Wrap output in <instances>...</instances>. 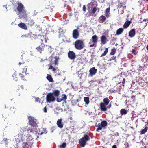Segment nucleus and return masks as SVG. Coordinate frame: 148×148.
Returning a JSON list of instances; mask_svg holds the SVG:
<instances>
[{
    "instance_id": "obj_29",
    "label": "nucleus",
    "mask_w": 148,
    "mask_h": 148,
    "mask_svg": "<svg viewBox=\"0 0 148 148\" xmlns=\"http://www.w3.org/2000/svg\"><path fill=\"white\" fill-rule=\"evenodd\" d=\"M120 112L122 115H125L127 113L126 110L124 109H122L120 110Z\"/></svg>"
},
{
    "instance_id": "obj_21",
    "label": "nucleus",
    "mask_w": 148,
    "mask_h": 148,
    "mask_svg": "<svg viewBox=\"0 0 148 148\" xmlns=\"http://www.w3.org/2000/svg\"><path fill=\"white\" fill-rule=\"evenodd\" d=\"M106 18L105 16L102 15L99 17V21L100 23H102L105 21Z\"/></svg>"
},
{
    "instance_id": "obj_3",
    "label": "nucleus",
    "mask_w": 148,
    "mask_h": 148,
    "mask_svg": "<svg viewBox=\"0 0 148 148\" xmlns=\"http://www.w3.org/2000/svg\"><path fill=\"white\" fill-rule=\"evenodd\" d=\"M23 140L18 141V142H16V148H31V146L29 145L28 142L30 140L27 138L26 140L27 142H23Z\"/></svg>"
},
{
    "instance_id": "obj_4",
    "label": "nucleus",
    "mask_w": 148,
    "mask_h": 148,
    "mask_svg": "<svg viewBox=\"0 0 148 148\" xmlns=\"http://www.w3.org/2000/svg\"><path fill=\"white\" fill-rule=\"evenodd\" d=\"M28 119L29 120V124L32 127H36L38 123V121L34 117L32 116H28Z\"/></svg>"
},
{
    "instance_id": "obj_31",
    "label": "nucleus",
    "mask_w": 148,
    "mask_h": 148,
    "mask_svg": "<svg viewBox=\"0 0 148 148\" xmlns=\"http://www.w3.org/2000/svg\"><path fill=\"white\" fill-rule=\"evenodd\" d=\"M108 51V48H107L105 49L103 53L101 55L100 57H102L103 56H106Z\"/></svg>"
},
{
    "instance_id": "obj_63",
    "label": "nucleus",
    "mask_w": 148,
    "mask_h": 148,
    "mask_svg": "<svg viewBox=\"0 0 148 148\" xmlns=\"http://www.w3.org/2000/svg\"><path fill=\"white\" fill-rule=\"evenodd\" d=\"M117 133V135H119L118 134V133Z\"/></svg>"
},
{
    "instance_id": "obj_34",
    "label": "nucleus",
    "mask_w": 148,
    "mask_h": 148,
    "mask_svg": "<svg viewBox=\"0 0 148 148\" xmlns=\"http://www.w3.org/2000/svg\"><path fill=\"white\" fill-rule=\"evenodd\" d=\"M116 51V49L115 48H113L111 50V52L110 53V54L112 55H114Z\"/></svg>"
},
{
    "instance_id": "obj_37",
    "label": "nucleus",
    "mask_w": 148,
    "mask_h": 148,
    "mask_svg": "<svg viewBox=\"0 0 148 148\" xmlns=\"http://www.w3.org/2000/svg\"><path fill=\"white\" fill-rule=\"evenodd\" d=\"M97 10V9L96 7H94L93 8L92 10V11L91 12V13L92 14H94L96 11Z\"/></svg>"
},
{
    "instance_id": "obj_5",
    "label": "nucleus",
    "mask_w": 148,
    "mask_h": 148,
    "mask_svg": "<svg viewBox=\"0 0 148 148\" xmlns=\"http://www.w3.org/2000/svg\"><path fill=\"white\" fill-rule=\"evenodd\" d=\"M74 45L75 48L79 50L82 49L85 46L83 41L80 40H77L75 42Z\"/></svg>"
},
{
    "instance_id": "obj_22",
    "label": "nucleus",
    "mask_w": 148,
    "mask_h": 148,
    "mask_svg": "<svg viewBox=\"0 0 148 148\" xmlns=\"http://www.w3.org/2000/svg\"><path fill=\"white\" fill-rule=\"evenodd\" d=\"M98 37L96 35L93 36L92 37V42L94 43H97V42Z\"/></svg>"
},
{
    "instance_id": "obj_13",
    "label": "nucleus",
    "mask_w": 148,
    "mask_h": 148,
    "mask_svg": "<svg viewBox=\"0 0 148 148\" xmlns=\"http://www.w3.org/2000/svg\"><path fill=\"white\" fill-rule=\"evenodd\" d=\"M62 97L61 98L57 97V101L58 102H60L63 101H66L67 99V96L66 95L64 94L62 95Z\"/></svg>"
},
{
    "instance_id": "obj_50",
    "label": "nucleus",
    "mask_w": 148,
    "mask_h": 148,
    "mask_svg": "<svg viewBox=\"0 0 148 148\" xmlns=\"http://www.w3.org/2000/svg\"><path fill=\"white\" fill-rule=\"evenodd\" d=\"M125 78H123V82H122V85H123L124 84L125 82Z\"/></svg>"
},
{
    "instance_id": "obj_35",
    "label": "nucleus",
    "mask_w": 148,
    "mask_h": 148,
    "mask_svg": "<svg viewBox=\"0 0 148 148\" xmlns=\"http://www.w3.org/2000/svg\"><path fill=\"white\" fill-rule=\"evenodd\" d=\"M66 145V143H63L60 145L59 148H65Z\"/></svg>"
},
{
    "instance_id": "obj_56",
    "label": "nucleus",
    "mask_w": 148,
    "mask_h": 148,
    "mask_svg": "<svg viewBox=\"0 0 148 148\" xmlns=\"http://www.w3.org/2000/svg\"><path fill=\"white\" fill-rule=\"evenodd\" d=\"M95 45V44H92L91 45H90V47H93Z\"/></svg>"
},
{
    "instance_id": "obj_52",
    "label": "nucleus",
    "mask_w": 148,
    "mask_h": 148,
    "mask_svg": "<svg viewBox=\"0 0 148 148\" xmlns=\"http://www.w3.org/2000/svg\"><path fill=\"white\" fill-rule=\"evenodd\" d=\"M39 100V98L38 97H37L35 99V102H38Z\"/></svg>"
},
{
    "instance_id": "obj_14",
    "label": "nucleus",
    "mask_w": 148,
    "mask_h": 148,
    "mask_svg": "<svg viewBox=\"0 0 148 148\" xmlns=\"http://www.w3.org/2000/svg\"><path fill=\"white\" fill-rule=\"evenodd\" d=\"M97 71V69L95 67H93L90 69L89 70L90 74L91 76L95 75Z\"/></svg>"
},
{
    "instance_id": "obj_44",
    "label": "nucleus",
    "mask_w": 148,
    "mask_h": 148,
    "mask_svg": "<svg viewBox=\"0 0 148 148\" xmlns=\"http://www.w3.org/2000/svg\"><path fill=\"white\" fill-rule=\"evenodd\" d=\"M27 68L26 67V66H25L24 68H23V73H26V72H27Z\"/></svg>"
},
{
    "instance_id": "obj_16",
    "label": "nucleus",
    "mask_w": 148,
    "mask_h": 148,
    "mask_svg": "<svg viewBox=\"0 0 148 148\" xmlns=\"http://www.w3.org/2000/svg\"><path fill=\"white\" fill-rule=\"evenodd\" d=\"M62 119H60L58 120L57 122V124L58 127L60 128H62L64 125V124L62 122Z\"/></svg>"
},
{
    "instance_id": "obj_33",
    "label": "nucleus",
    "mask_w": 148,
    "mask_h": 148,
    "mask_svg": "<svg viewBox=\"0 0 148 148\" xmlns=\"http://www.w3.org/2000/svg\"><path fill=\"white\" fill-rule=\"evenodd\" d=\"M20 59L21 60H20V62L19 63V65H20L21 64L23 65L25 63V61L23 60V56H21V57Z\"/></svg>"
},
{
    "instance_id": "obj_41",
    "label": "nucleus",
    "mask_w": 148,
    "mask_h": 148,
    "mask_svg": "<svg viewBox=\"0 0 148 148\" xmlns=\"http://www.w3.org/2000/svg\"><path fill=\"white\" fill-rule=\"evenodd\" d=\"M123 6V3L122 2H120L118 4V8H121Z\"/></svg>"
},
{
    "instance_id": "obj_58",
    "label": "nucleus",
    "mask_w": 148,
    "mask_h": 148,
    "mask_svg": "<svg viewBox=\"0 0 148 148\" xmlns=\"http://www.w3.org/2000/svg\"><path fill=\"white\" fill-rule=\"evenodd\" d=\"M126 9V6H125L123 7V9Z\"/></svg>"
},
{
    "instance_id": "obj_38",
    "label": "nucleus",
    "mask_w": 148,
    "mask_h": 148,
    "mask_svg": "<svg viewBox=\"0 0 148 148\" xmlns=\"http://www.w3.org/2000/svg\"><path fill=\"white\" fill-rule=\"evenodd\" d=\"M40 36L39 35H37L36 34H34L33 35V36H32V37L34 39H36L39 38V36Z\"/></svg>"
},
{
    "instance_id": "obj_10",
    "label": "nucleus",
    "mask_w": 148,
    "mask_h": 148,
    "mask_svg": "<svg viewBox=\"0 0 148 148\" xmlns=\"http://www.w3.org/2000/svg\"><path fill=\"white\" fill-rule=\"evenodd\" d=\"M39 38L41 41V43H42L43 44L44 43H46L48 40V38L46 35L40 36Z\"/></svg>"
},
{
    "instance_id": "obj_59",
    "label": "nucleus",
    "mask_w": 148,
    "mask_h": 148,
    "mask_svg": "<svg viewBox=\"0 0 148 148\" xmlns=\"http://www.w3.org/2000/svg\"><path fill=\"white\" fill-rule=\"evenodd\" d=\"M28 137H29V139H30L31 140L32 139L31 136H28Z\"/></svg>"
},
{
    "instance_id": "obj_17",
    "label": "nucleus",
    "mask_w": 148,
    "mask_h": 148,
    "mask_svg": "<svg viewBox=\"0 0 148 148\" xmlns=\"http://www.w3.org/2000/svg\"><path fill=\"white\" fill-rule=\"evenodd\" d=\"M18 26L19 27L24 30H26L27 29V26L24 23L21 22L18 24Z\"/></svg>"
},
{
    "instance_id": "obj_54",
    "label": "nucleus",
    "mask_w": 148,
    "mask_h": 148,
    "mask_svg": "<svg viewBox=\"0 0 148 148\" xmlns=\"http://www.w3.org/2000/svg\"><path fill=\"white\" fill-rule=\"evenodd\" d=\"M93 5V3L92 2L90 3L88 5V6H90V5Z\"/></svg>"
},
{
    "instance_id": "obj_40",
    "label": "nucleus",
    "mask_w": 148,
    "mask_h": 148,
    "mask_svg": "<svg viewBox=\"0 0 148 148\" xmlns=\"http://www.w3.org/2000/svg\"><path fill=\"white\" fill-rule=\"evenodd\" d=\"M19 75L21 78V79L23 80H25V79L24 78V75L21 73H19Z\"/></svg>"
},
{
    "instance_id": "obj_61",
    "label": "nucleus",
    "mask_w": 148,
    "mask_h": 148,
    "mask_svg": "<svg viewBox=\"0 0 148 148\" xmlns=\"http://www.w3.org/2000/svg\"><path fill=\"white\" fill-rule=\"evenodd\" d=\"M44 133L43 132H41L40 133V135H41Z\"/></svg>"
},
{
    "instance_id": "obj_48",
    "label": "nucleus",
    "mask_w": 148,
    "mask_h": 148,
    "mask_svg": "<svg viewBox=\"0 0 148 148\" xmlns=\"http://www.w3.org/2000/svg\"><path fill=\"white\" fill-rule=\"evenodd\" d=\"M43 111L45 113L47 112V108L46 107H45L43 109Z\"/></svg>"
},
{
    "instance_id": "obj_19",
    "label": "nucleus",
    "mask_w": 148,
    "mask_h": 148,
    "mask_svg": "<svg viewBox=\"0 0 148 148\" xmlns=\"http://www.w3.org/2000/svg\"><path fill=\"white\" fill-rule=\"evenodd\" d=\"M101 43L103 44H104L106 43L107 40L105 36H102L101 37Z\"/></svg>"
},
{
    "instance_id": "obj_18",
    "label": "nucleus",
    "mask_w": 148,
    "mask_h": 148,
    "mask_svg": "<svg viewBox=\"0 0 148 148\" xmlns=\"http://www.w3.org/2000/svg\"><path fill=\"white\" fill-rule=\"evenodd\" d=\"M131 21L129 20L126 21L123 25V28H127L131 23Z\"/></svg>"
},
{
    "instance_id": "obj_60",
    "label": "nucleus",
    "mask_w": 148,
    "mask_h": 148,
    "mask_svg": "<svg viewBox=\"0 0 148 148\" xmlns=\"http://www.w3.org/2000/svg\"><path fill=\"white\" fill-rule=\"evenodd\" d=\"M106 14V16L107 18H108V17H109V15L108 14Z\"/></svg>"
},
{
    "instance_id": "obj_45",
    "label": "nucleus",
    "mask_w": 148,
    "mask_h": 148,
    "mask_svg": "<svg viewBox=\"0 0 148 148\" xmlns=\"http://www.w3.org/2000/svg\"><path fill=\"white\" fill-rule=\"evenodd\" d=\"M116 57L115 56H113L112 57L110 58V60L111 61L113 60H114L116 59Z\"/></svg>"
},
{
    "instance_id": "obj_26",
    "label": "nucleus",
    "mask_w": 148,
    "mask_h": 148,
    "mask_svg": "<svg viewBox=\"0 0 148 148\" xmlns=\"http://www.w3.org/2000/svg\"><path fill=\"white\" fill-rule=\"evenodd\" d=\"M16 110V109L14 107H11L10 109L9 112L11 114H14Z\"/></svg>"
},
{
    "instance_id": "obj_39",
    "label": "nucleus",
    "mask_w": 148,
    "mask_h": 148,
    "mask_svg": "<svg viewBox=\"0 0 148 148\" xmlns=\"http://www.w3.org/2000/svg\"><path fill=\"white\" fill-rule=\"evenodd\" d=\"M110 8L109 7L106 9L105 11V13L106 14H107L108 13H109Z\"/></svg>"
},
{
    "instance_id": "obj_62",
    "label": "nucleus",
    "mask_w": 148,
    "mask_h": 148,
    "mask_svg": "<svg viewBox=\"0 0 148 148\" xmlns=\"http://www.w3.org/2000/svg\"><path fill=\"white\" fill-rule=\"evenodd\" d=\"M147 49L148 51V44L147 45Z\"/></svg>"
},
{
    "instance_id": "obj_64",
    "label": "nucleus",
    "mask_w": 148,
    "mask_h": 148,
    "mask_svg": "<svg viewBox=\"0 0 148 148\" xmlns=\"http://www.w3.org/2000/svg\"><path fill=\"white\" fill-rule=\"evenodd\" d=\"M147 123H148V120L147 121Z\"/></svg>"
},
{
    "instance_id": "obj_27",
    "label": "nucleus",
    "mask_w": 148,
    "mask_h": 148,
    "mask_svg": "<svg viewBox=\"0 0 148 148\" xmlns=\"http://www.w3.org/2000/svg\"><path fill=\"white\" fill-rule=\"evenodd\" d=\"M84 101L87 105L89 103V98L88 97H84Z\"/></svg>"
},
{
    "instance_id": "obj_47",
    "label": "nucleus",
    "mask_w": 148,
    "mask_h": 148,
    "mask_svg": "<svg viewBox=\"0 0 148 148\" xmlns=\"http://www.w3.org/2000/svg\"><path fill=\"white\" fill-rule=\"evenodd\" d=\"M48 65L49 66V67L48 69H51L53 68V66H52L51 64L50 63Z\"/></svg>"
},
{
    "instance_id": "obj_7",
    "label": "nucleus",
    "mask_w": 148,
    "mask_h": 148,
    "mask_svg": "<svg viewBox=\"0 0 148 148\" xmlns=\"http://www.w3.org/2000/svg\"><path fill=\"white\" fill-rule=\"evenodd\" d=\"M55 99L56 98L53 96V93H49L47 95L46 101L48 103H50L53 102Z\"/></svg>"
},
{
    "instance_id": "obj_12",
    "label": "nucleus",
    "mask_w": 148,
    "mask_h": 148,
    "mask_svg": "<svg viewBox=\"0 0 148 148\" xmlns=\"http://www.w3.org/2000/svg\"><path fill=\"white\" fill-rule=\"evenodd\" d=\"M41 44L40 45L38 46L36 48V49L38 51H39L40 53H41L42 51H43L45 46V45L42 43H41Z\"/></svg>"
},
{
    "instance_id": "obj_43",
    "label": "nucleus",
    "mask_w": 148,
    "mask_h": 148,
    "mask_svg": "<svg viewBox=\"0 0 148 148\" xmlns=\"http://www.w3.org/2000/svg\"><path fill=\"white\" fill-rule=\"evenodd\" d=\"M132 53V54H133L134 55H136V48H135V49H132V51H131Z\"/></svg>"
},
{
    "instance_id": "obj_15",
    "label": "nucleus",
    "mask_w": 148,
    "mask_h": 148,
    "mask_svg": "<svg viewBox=\"0 0 148 148\" xmlns=\"http://www.w3.org/2000/svg\"><path fill=\"white\" fill-rule=\"evenodd\" d=\"M135 34V30L134 29H133L129 32V36L130 38H132L134 36Z\"/></svg>"
},
{
    "instance_id": "obj_55",
    "label": "nucleus",
    "mask_w": 148,
    "mask_h": 148,
    "mask_svg": "<svg viewBox=\"0 0 148 148\" xmlns=\"http://www.w3.org/2000/svg\"><path fill=\"white\" fill-rule=\"evenodd\" d=\"M52 69V70L53 71H56V69L54 67H53V68Z\"/></svg>"
},
{
    "instance_id": "obj_32",
    "label": "nucleus",
    "mask_w": 148,
    "mask_h": 148,
    "mask_svg": "<svg viewBox=\"0 0 148 148\" xmlns=\"http://www.w3.org/2000/svg\"><path fill=\"white\" fill-rule=\"evenodd\" d=\"M53 94H54V95L56 97L58 96L60 94V91L58 90H56L53 91Z\"/></svg>"
},
{
    "instance_id": "obj_42",
    "label": "nucleus",
    "mask_w": 148,
    "mask_h": 148,
    "mask_svg": "<svg viewBox=\"0 0 148 148\" xmlns=\"http://www.w3.org/2000/svg\"><path fill=\"white\" fill-rule=\"evenodd\" d=\"M34 127H31V128L29 129H27V131H29V130H30V133H33L34 131Z\"/></svg>"
},
{
    "instance_id": "obj_9",
    "label": "nucleus",
    "mask_w": 148,
    "mask_h": 148,
    "mask_svg": "<svg viewBox=\"0 0 148 148\" xmlns=\"http://www.w3.org/2000/svg\"><path fill=\"white\" fill-rule=\"evenodd\" d=\"M68 57L71 60H74L76 58L75 53L72 51H69L68 53Z\"/></svg>"
},
{
    "instance_id": "obj_51",
    "label": "nucleus",
    "mask_w": 148,
    "mask_h": 148,
    "mask_svg": "<svg viewBox=\"0 0 148 148\" xmlns=\"http://www.w3.org/2000/svg\"><path fill=\"white\" fill-rule=\"evenodd\" d=\"M21 37L22 38H24V37L27 38V34H25V35H22L21 36Z\"/></svg>"
},
{
    "instance_id": "obj_57",
    "label": "nucleus",
    "mask_w": 148,
    "mask_h": 148,
    "mask_svg": "<svg viewBox=\"0 0 148 148\" xmlns=\"http://www.w3.org/2000/svg\"><path fill=\"white\" fill-rule=\"evenodd\" d=\"M7 139L6 138H4L3 139V140H4V141H6L7 140Z\"/></svg>"
},
{
    "instance_id": "obj_20",
    "label": "nucleus",
    "mask_w": 148,
    "mask_h": 148,
    "mask_svg": "<svg viewBox=\"0 0 148 148\" xmlns=\"http://www.w3.org/2000/svg\"><path fill=\"white\" fill-rule=\"evenodd\" d=\"M123 28H120L118 29L116 31V34L117 35H119L121 34L124 31Z\"/></svg>"
},
{
    "instance_id": "obj_23",
    "label": "nucleus",
    "mask_w": 148,
    "mask_h": 148,
    "mask_svg": "<svg viewBox=\"0 0 148 148\" xmlns=\"http://www.w3.org/2000/svg\"><path fill=\"white\" fill-rule=\"evenodd\" d=\"M148 129V127L146 125H145V128L143 129H141V130L140 131V134H144L147 132Z\"/></svg>"
},
{
    "instance_id": "obj_6",
    "label": "nucleus",
    "mask_w": 148,
    "mask_h": 148,
    "mask_svg": "<svg viewBox=\"0 0 148 148\" xmlns=\"http://www.w3.org/2000/svg\"><path fill=\"white\" fill-rule=\"evenodd\" d=\"M90 138L87 135H85L84 137L81 138L79 140V143L81 147H84L87 141L89 140Z\"/></svg>"
},
{
    "instance_id": "obj_1",
    "label": "nucleus",
    "mask_w": 148,
    "mask_h": 148,
    "mask_svg": "<svg viewBox=\"0 0 148 148\" xmlns=\"http://www.w3.org/2000/svg\"><path fill=\"white\" fill-rule=\"evenodd\" d=\"M110 100L108 97H106L103 99V102H101L100 104V108L102 111H106L108 109H109L111 107V105L110 103L109 105Z\"/></svg>"
},
{
    "instance_id": "obj_28",
    "label": "nucleus",
    "mask_w": 148,
    "mask_h": 148,
    "mask_svg": "<svg viewBox=\"0 0 148 148\" xmlns=\"http://www.w3.org/2000/svg\"><path fill=\"white\" fill-rule=\"evenodd\" d=\"M101 125L102 126V127H104L106 126L107 125V122L105 121H103L101 122Z\"/></svg>"
},
{
    "instance_id": "obj_46",
    "label": "nucleus",
    "mask_w": 148,
    "mask_h": 148,
    "mask_svg": "<svg viewBox=\"0 0 148 148\" xmlns=\"http://www.w3.org/2000/svg\"><path fill=\"white\" fill-rule=\"evenodd\" d=\"M32 32H29L27 34V38L29 37H30L32 35Z\"/></svg>"
},
{
    "instance_id": "obj_49",
    "label": "nucleus",
    "mask_w": 148,
    "mask_h": 148,
    "mask_svg": "<svg viewBox=\"0 0 148 148\" xmlns=\"http://www.w3.org/2000/svg\"><path fill=\"white\" fill-rule=\"evenodd\" d=\"M86 8L85 5H84L83 7V10L84 11H86Z\"/></svg>"
},
{
    "instance_id": "obj_53",
    "label": "nucleus",
    "mask_w": 148,
    "mask_h": 148,
    "mask_svg": "<svg viewBox=\"0 0 148 148\" xmlns=\"http://www.w3.org/2000/svg\"><path fill=\"white\" fill-rule=\"evenodd\" d=\"M112 148H117V147H116V145H114L112 147Z\"/></svg>"
},
{
    "instance_id": "obj_30",
    "label": "nucleus",
    "mask_w": 148,
    "mask_h": 148,
    "mask_svg": "<svg viewBox=\"0 0 148 148\" xmlns=\"http://www.w3.org/2000/svg\"><path fill=\"white\" fill-rule=\"evenodd\" d=\"M54 58L55 59V60L54 61V64L55 65H57L58 64L59 58L57 56H55Z\"/></svg>"
},
{
    "instance_id": "obj_8",
    "label": "nucleus",
    "mask_w": 148,
    "mask_h": 148,
    "mask_svg": "<svg viewBox=\"0 0 148 148\" xmlns=\"http://www.w3.org/2000/svg\"><path fill=\"white\" fill-rule=\"evenodd\" d=\"M23 135V132L22 130H21L19 132V134L15 136V141L18 142V141L23 140V139H22Z\"/></svg>"
},
{
    "instance_id": "obj_24",
    "label": "nucleus",
    "mask_w": 148,
    "mask_h": 148,
    "mask_svg": "<svg viewBox=\"0 0 148 148\" xmlns=\"http://www.w3.org/2000/svg\"><path fill=\"white\" fill-rule=\"evenodd\" d=\"M46 78L49 82H53V79L50 75L47 74Z\"/></svg>"
},
{
    "instance_id": "obj_36",
    "label": "nucleus",
    "mask_w": 148,
    "mask_h": 148,
    "mask_svg": "<svg viewBox=\"0 0 148 148\" xmlns=\"http://www.w3.org/2000/svg\"><path fill=\"white\" fill-rule=\"evenodd\" d=\"M34 23V21L33 20H31L29 21L28 24L30 25L31 26H32L33 25Z\"/></svg>"
},
{
    "instance_id": "obj_2",
    "label": "nucleus",
    "mask_w": 148,
    "mask_h": 148,
    "mask_svg": "<svg viewBox=\"0 0 148 148\" xmlns=\"http://www.w3.org/2000/svg\"><path fill=\"white\" fill-rule=\"evenodd\" d=\"M18 6L17 8V11L18 12L19 17L20 18H25L27 17V14L25 11L24 10L23 5L21 3H18Z\"/></svg>"
},
{
    "instance_id": "obj_11",
    "label": "nucleus",
    "mask_w": 148,
    "mask_h": 148,
    "mask_svg": "<svg viewBox=\"0 0 148 148\" xmlns=\"http://www.w3.org/2000/svg\"><path fill=\"white\" fill-rule=\"evenodd\" d=\"M79 32L78 29H75L73 30L72 35L73 38L75 39H77L79 37Z\"/></svg>"
},
{
    "instance_id": "obj_25",
    "label": "nucleus",
    "mask_w": 148,
    "mask_h": 148,
    "mask_svg": "<svg viewBox=\"0 0 148 148\" xmlns=\"http://www.w3.org/2000/svg\"><path fill=\"white\" fill-rule=\"evenodd\" d=\"M101 125V123H99L98 124L95 125V126L97 127V128L96 130L97 131L102 130V127Z\"/></svg>"
}]
</instances>
